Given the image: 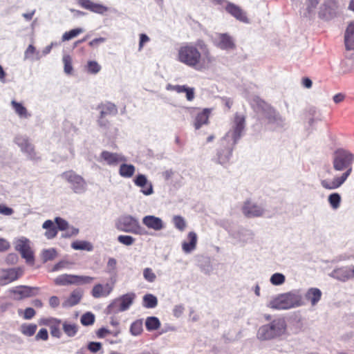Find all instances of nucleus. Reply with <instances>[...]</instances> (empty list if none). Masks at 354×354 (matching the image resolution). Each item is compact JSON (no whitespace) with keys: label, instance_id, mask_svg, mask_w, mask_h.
I'll return each instance as SVG.
<instances>
[{"label":"nucleus","instance_id":"47","mask_svg":"<svg viewBox=\"0 0 354 354\" xmlns=\"http://www.w3.org/2000/svg\"><path fill=\"white\" fill-rule=\"evenodd\" d=\"M143 277L146 281L152 283L156 279V275L150 268H146L143 270Z\"/></svg>","mask_w":354,"mask_h":354},{"label":"nucleus","instance_id":"15","mask_svg":"<svg viewBox=\"0 0 354 354\" xmlns=\"http://www.w3.org/2000/svg\"><path fill=\"white\" fill-rule=\"evenodd\" d=\"M77 3L80 7L100 15H103L109 10L108 7L91 0H77Z\"/></svg>","mask_w":354,"mask_h":354},{"label":"nucleus","instance_id":"36","mask_svg":"<svg viewBox=\"0 0 354 354\" xmlns=\"http://www.w3.org/2000/svg\"><path fill=\"white\" fill-rule=\"evenodd\" d=\"M71 248L76 250L92 251L93 245L86 241H75L71 243Z\"/></svg>","mask_w":354,"mask_h":354},{"label":"nucleus","instance_id":"39","mask_svg":"<svg viewBox=\"0 0 354 354\" xmlns=\"http://www.w3.org/2000/svg\"><path fill=\"white\" fill-rule=\"evenodd\" d=\"M145 326L148 330H154L160 327V323L157 317H149L146 319Z\"/></svg>","mask_w":354,"mask_h":354},{"label":"nucleus","instance_id":"54","mask_svg":"<svg viewBox=\"0 0 354 354\" xmlns=\"http://www.w3.org/2000/svg\"><path fill=\"white\" fill-rule=\"evenodd\" d=\"M55 221L59 230H65L68 228V223L64 219L57 217Z\"/></svg>","mask_w":354,"mask_h":354},{"label":"nucleus","instance_id":"4","mask_svg":"<svg viewBox=\"0 0 354 354\" xmlns=\"http://www.w3.org/2000/svg\"><path fill=\"white\" fill-rule=\"evenodd\" d=\"M301 295L294 293L281 294L272 299L268 306L277 310H286L303 305Z\"/></svg>","mask_w":354,"mask_h":354},{"label":"nucleus","instance_id":"41","mask_svg":"<svg viewBox=\"0 0 354 354\" xmlns=\"http://www.w3.org/2000/svg\"><path fill=\"white\" fill-rule=\"evenodd\" d=\"M57 255V251L55 248H50L44 250L41 252V258L44 262L52 261L56 258Z\"/></svg>","mask_w":354,"mask_h":354},{"label":"nucleus","instance_id":"62","mask_svg":"<svg viewBox=\"0 0 354 354\" xmlns=\"http://www.w3.org/2000/svg\"><path fill=\"white\" fill-rule=\"evenodd\" d=\"M105 40L106 39L104 37L95 38V39H93L92 41H91L89 42L88 45L91 47H94V46L99 45L101 43H103L104 41H105Z\"/></svg>","mask_w":354,"mask_h":354},{"label":"nucleus","instance_id":"64","mask_svg":"<svg viewBox=\"0 0 354 354\" xmlns=\"http://www.w3.org/2000/svg\"><path fill=\"white\" fill-rule=\"evenodd\" d=\"M344 98H345V95L344 94L339 93L335 94L333 96V101L335 103L338 104V103L344 101Z\"/></svg>","mask_w":354,"mask_h":354},{"label":"nucleus","instance_id":"40","mask_svg":"<svg viewBox=\"0 0 354 354\" xmlns=\"http://www.w3.org/2000/svg\"><path fill=\"white\" fill-rule=\"evenodd\" d=\"M83 32V29L81 28H77L75 29H72L68 32H65L62 37V41H66L72 39L73 38L77 37L80 33Z\"/></svg>","mask_w":354,"mask_h":354},{"label":"nucleus","instance_id":"6","mask_svg":"<svg viewBox=\"0 0 354 354\" xmlns=\"http://www.w3.org/2000/svg\"><path fill=\"white\" fill-rule=\"evenodd\" d=\"M94 278L89 276H80L75 274H63L54 279L57 286L83 285L91 283Z\"/></svg>","mask_w":354,"mask_h":354},{"label":"nucleus","instance_id":"55","mask_svg":"<svg viewBox=\"0 0 354 354\" xmlns=\"http://www.w3.org/2000/svg\"><path fill=\"white\" fill-rule=\"evenodd\" d=\"M35 314H36V312L32 308H30V307L26 308L24 310V318L25 319H31L32 318H33L35 317Z\"/></svg>","mask_w":354,"mask_h":354},{"label":"nucleus","instance_id":"46","mask_svg":"<svg viewBox=\"0 0 354 354\" xmlns=\"http://www.w3.org/2000/svg\"><path fill=\"white\" fill-rule=\"evenodd\" d=\"M86 68L88 72L92 74H96L101 70L100 65L95 61H88Z\"/></svg>","mask_w":354,"mask_h":354},{"label":"nucleus","instance_id":"26","mask_svg":"<svg viewBox=\"0 0 354 354\" xmlns=\"http://www.w3.org/2000/svg\"><path fill=\"white\" fill-rule=\"evenodd\" d=\"M188 242L185 241L182 244L183 250L186 253H189L196 248L197 235L194 232H190L187 235Z\"/></svg>","mask_w":354,"mask_h":354},{"label":"nucleus","instance_id":"20","mask_svg":"<svg viewBox=\"0 0 354 354\" xmlns=\"http://www.w3.org/2000/svg\"><path fill=\"white\" fill-rule=\"evenodd\" d=\"M225 10L237 20L248 23V18L245 12L239 6L232 3H228L225 7Z\"/></svg>","mask_w":354,"mask_h":354},{"label":"nucleus","instance_id":"12","mask_svg":"<svg viewBox=\"0 0 354 354\" xmlns=\"http://www.w3.org/2000/svg\"><path fill=\"white\" fill-rule=\"evenodd\" d=\"M115 279H111L110 283H107L104 285L97 283L95 285L92 289L91 295L94 298L106 297L109 296L113 291Z\"/></svg>","mask_w":354,"mask_h":354},{"label":"nucleus","instance_id":"16","mask_svg":"<svg viewBox=\"0 0 354 354\" xmlns=\"http://www.w3.org/2000/svg\"><path fill=\"white\" fill-rule=\"evenodd\" d=\"M100 158L101 161H104L111 166H115L120 162L126 161V158L121 154L112 153L108 151H102Z\"/></svg>","mask_w":354,"mask_h":354},{"label":"nucleus","instance_id":"8","mask_svg":"<svg viewBox=\"0 0 354 354\" xmlns=\"http://www.w3.org/2000/svg\"><path fill=\"white\" fill-rule=\"evenodd\" d=\"M97 109L100 110V116L97 120L98 124L101 127L106 128L109 122L106 119L109 115H115L118 113V108L112 102H106L104 103L100 104Z\"/></svg>","mask_w":354,"mask_h":354},{"label":"nucleus","instance_id":"53","mask_svg":"<svg viewBox=\"0 0 354 354\" xmlns=\"http://www.w3.org/2000/svg\"><path fill=\"white\" fill-rule=\"evenodd\" d=\"M87 348L92 353H97L102 348V345L100 342H91L87 346Z\"/></svg>","mask_w":354,"mask_h":354},{"label":"nucleus","instance_id":"30","mask_svg":"<svg viewBox=\"0 0 354 354\" xmlns=\"http://www.w3.org/2000/svg\"><path fill=\"white\" fill-rule=\"evenodd\" d=\"M79 327L77 324L68 321L62 322V330L64 333L69 337L76 335Z\"/></svg>","mask_w":354,"mask_h":354},{"label":"nucleus","instance_id":"44","mask_svg":"<svg viewBox=\"0 0 354 354\" xmlns=\"http://www.w3.org/2000/svg\"><path fill=\"white\" fill-rule=\"evenodd\" d=\"M63 63H64V72L68 75H71L73 72L71 57L69 55H64L63 57Z\"/></svg>","mask_w":354,"mask_h":354},{"label":"nucleus","instance_id":"10","mask_svg":"<svg viewBox=\"0 0 354 354\" xmlns=\"http://www.w3.org/2000/svg\"><path fill=\"white\" fill-rule=\"evenodd\" d=\"M38 324L39 326H46L49 328L50 335L53 337L59 339L62 337L61 326L62 327V321L53 317H42L39 319Z\"/></svg>","mask_w":354,"mask_h":354},{"label":"nucleus","instance_id":"21","mask_svg":"<svg viewBox=\"0 0 354 354\" xmlns=\"http://www.w3.org/2000/svg\"><path fill=\"white\" fill-rule=\"evenodd\" d=\"M142 223L149 229L155 231L161 230L164 227V223L161 218L152 215L145 216L142 218Z\"/></svg>","mask_w":354,"mask_h":354},{"label":"nucleus","instance_id":"7","mask_svg":"<svg viewBox=\"0 0 354 354\" xmlns=\"http://www.w3.org/2000/svg\"><path fill=\"white\" fill-rule=\"evenodd\" d=\"M15 250L18 251L26 263L33 266L35 264L34 252L30 246V241L26 237H21L17 239L15 245Z\"/></svg>","mask_w":354,"mask_h":354},{"label":"nucleus","instance_id":"19","mask_svg":"<svg viewBox=\"0 0 354 354\" xmlns=\"http://www.w3.org/2000/svg\"><path fill=\"white\" fill-rule=\"evenodd\" d=\"M245 118L242 115L236 113L234 120L232 138L236 142L241 136L242 132L245 129Z\"/></svg>","mask_w":354,"mask_h":354},{"label":"nucleus","instance_id":"35","mask_svg":"<svg viewBox=\"0 0 354 354\" xmlns=\"http://www.w3.org/2000/svg\"><path fill=\"white\" fill-rule=\"evenodd\" d=\"M11 105L15 110V113L20 117L27 118L30 115L28 113V111L21 103L17 102L15 100H12Z\"/></svg>","mask_w":354,"mask_h":354},{"label":"nucleus","instance_id":"13","mask_svg":"<svg viewBox=\"0 0 354 354\" xmlns=\"http://www.w3.org/2000/svg\"><path fill=\"white\" fill-rule=\"evenodd\" d=\"M24 274V270L21 268H14L5 270L2 272L0 277V283L6 285L17 280Z\"/></svg>","mask_w":354,"mask_h":354},{"label":"nucleus","instance_id":"11","mask_svg":"<svg viewBox=\"0 0 354 354\" xmlns=\"http://www.w3.org/2000/svg\"><path fill=\"white\" fill-rule=\"evenodd\" d=\"M39 288L27 286H19L10 290L17 300H21L25 298L31 297L38 295Z\"/></svg>","mask_w":354,"mask_h":354},{"label":"nucleus","instance_id":"9","mask_svg":"<svg viewBox=\"0 0 354 354\" xmlns=\"http://www.w3.org/2000/svg\"><path fill=\"white\" fill-rule=\"evenodd\" d=\"M62 176L71 185L75 193H82L86 189V182L84 179L73 171H67L62 174Z\"/></svg>","mask_w":354,"mask_h":354},{"label":"nucleus","instance_id":"61","mask_svg":"<svg viewBox=\"0 0 354 354\" xmlns=\"http://www.w3.org/2000/svg\"><path fill=\"white\" fill-rule=\"evenodd\" d=\"M49 305L52 308H56L59 305V299L57 296H52L49 299Z\"/></svg>","mask_w":354,"mask_h":354},{"label":"nucleus","instance_id":"49","mask_svg":"<svg viewBox=\"0 0 354 354\" xmlns=\"http://www.w3.org/2000/svg\"><path fill=\"white\" fill-rule=\"evenodd\" d=\"M285 281V276L281 273H275L270 278V282L273 285H281Z\"/></svg>","mask_w":354,"mask_h":354},{"label":"nucleus","instance_id":"60","mask_svg":"<svg viewBox=\"0 0 354 354\" xmlns=\"http://www.w3.org/2000/svg\"><path fill=\"white\" fill-rule=\"evenodd\" d=\"M141 188L142 193L147 196L151 194L153 192V187L151 183H148L147 185H146L145 187Z\"/></svg>","mask_w":354,"mask_h":354},{"label":"nucleus","instance_id":"22","mask_svg":"<svg viewBox=\"0 0 354 354\" xmlns=\"http://www.w3.org/2000/svg\"><path fill=\"white\" fill-rule=\"evenodd\" d=\"M211 113V109L205 108L196 115L194 122V126L196 129H199L203 125L208 124Z\"/></svg>","mask_w":354,"mask_h":354},{"label":"nucleus","instance_id":"38","mask_svg":"<svg viewBox=\"0 0 354 354\" xmlns=\"http://www.w3.org/2000/svg\"><path fill=\"white\" fill-rule=\"evenodd\" d=\"M158 304L156 297L152 294H147L143 297V306L147 308H155Z\"/></svg>","mask_w":354,"mask_h":354},{"label":"nucleus","instance_id":"27","mask_svg":"<svg viewBox=\"0 0 354 354\" xmlns=\"http://www.w3.org/2000/svg\"><path fill=\"white\" fill-rule=\"evenodd\" d=\"M322 295V292L319 289L311 288L306 292L305 298L311 303L312 306H315L321 299Z\"/></svg>","mask_w":354,"mask_h":354},{"label":"nucleus","instance_id":"23","mask_svg":"<svg viewBox=\"0 0 354 354\" xmlns=\"http://www.w3.org/2000/svg\"><path fill=\"white\" fill-rule=\"evenodd\" d=\"M83 296V291L77 288L72 291L68 297L63 303L64 307H72L80 303Z\"/></svg>","mask_w":354,"mask_h":354},{"label":"nucleus","instance_id":"43","mask_svg":"<svg viewBox=\"0 0 354 354\" xmlns=\"http://www.w3.org/2000/svg\"><path fill=\"white\" fill-rule=\"evenodd\" d=\"M142 330V322L141 320L133 322L130 326V332L133 335H140Z\"/></svg>","mask_w":354,"mask_h":354},{"label":"nucleus","instance_id":"57","mask_svg":"<svg viewBox=\"0 0 354 354\" xmlns=\"http://www.w3.org/2000/svg\"><path fill=\"white\" fill-rule=\"evenodd\" d=\"M10 248V243L5 239L0 238V252H6Z\"/></svg>","mask_w":354,"mask_h":354},{"label":"nucleus","instance_id":"45","mask_svg":"<svg viewBox=\"0 0 354 354\" xmlns=\"http://www.w3.org/2000/svg\"><path fill=\"white\" fill-rule=\"evenodd\" d=\"M81 323L84 326L92 325L95 322V316L91 313H86L81 317Z\"/></svg>","mask_w":354,"mask_h":354},{"label":"nucleus","instance_id":"42","mask_svg":"<svg viewBox=\"0 0 354 354\" xmlns=\"http://www.w3.org/2000/svg\"><path fill=\"white\" fill-rule=\"evenodd\" d=\"M328 201L331 207L336 209L340 206L341 196L338 193H333L329 195Z\"/></svg>","mask_w":354,"mask_h":354},{"label":"nucleus","instance_id":"52","mask_svg":"<svg viewBox=\"0 0 354 354\" xmlns=\"http://www.w3.org/2000/svg\"><path fill=\"white\" fill-rule=\"evenodd\" d=\"M48 337L49 335L47 329L42 328L36 334L35 339L36 341H47L48 339Z\"/></svg>","mask_w":354,"mask_h":354},{"label":"nucleus","instance_id":"1","mask_svg":"<svg viewBox=\"0 0 354 354\" xmlns=\"http://www.w3.org/2000/svg\"><path fill=\"white\" fill-rule=\"evenodd\" d=\"M177 60L196 71L207 68L214 61L209 48L205 41L183 44L177 51Z\"/></svg>","mask_w":354,"mask_h":354},{"label":"nucleus","instance_id":"3","mask_svg":"<svg viewBox=\"0 0 354 354\" xmlns=\"http://www.w3.org/2000/svg\"><path fill=\"white\" fill-rule=\"evenodd\" d=\"M286 324L283 319H274L270 324L261 326L257 331V337L261 340H268L283 334Z\"/></svg>","mask_w":354,"mask_h":354},{"label":"nucleus","instance_id":"58","mask_svg":"<svg viewBox=\"0 0 354 354\" xmlns=\"http://www.w3.org/2000/svg\"><path fill=\"white\" fill-rule=\"evenodd\" d=\"M68 263L66 261H59L57 263H56L53 268H52L53 272L58 271L61 269L66 268L68 267Z\"/></svg>","mask_w":354,"mask_h":354},{"label":"nucleus","instance_id":"29","mask_svg":"<svg viewBox=\"0 0 354 354\" xmlns=\"http://www.w3.org/2000/svg\"><path fill=\"white\" fill-rule=\"evenodd\" d=\"M42 227L46 230L44 235L48 239H52L57 236V228L51 220L46 221L43 223Z\"/></svg>","mask_w":354,"mask_h":354},{"label":"nucleus","instance_id":"51","mask_svg":"<svg viewBox=\"0 0 354 354\" xmlns=\"http://www.w3.org/2000/svg\"><path fill=\"white\" fill-rule=\"evenodd\" d=\"M134 183L138 187H144L149 183L147 181V179L145 175L139 174L134 179Z\"/></svg>","mask_w":354,"mask_h":354},{"label":"nucleus","instance_id":"48","mask_svg":"<svg viewBox=\"0 0 354 354\" xmlns=\"http://www.w3.org/2000/svg\"><path fill=\"white\" fill-rule=\"evenodd\" d=\"M175 227L180 231H183L186 227L184 218L180 216H175L173 218Z\"/></svg>","mask_w":354,"mask_h":354},{"label":"nucleus","instance_id":"31","mask_svg":"<svg viewBox=\"0 0 354 354\" xmlns=\"http://www.w3.org/2000/svg\"><path fill=\"white\" fill-rule=\"evenodd\" d=\"M135 298L136 294L134 292H129L118 297V299L121 303V306L123 307V309L127 310L132 305Z\"/></svg>","mask_w":354,"mask_h":354},{"label":"nucleus","instance_id":"33","mask_svg":"<svg viewBox=\"0 0 354 354\" xmlns=\"http://www.w3.org/2000/svg\"><path fill=\"white\" fill-rule=\"evenodd\" d=\"M136 168L133 165L122 164L120 167L119 174L122 177L131 178L133 176Z\"/></svg>","mask_w":354,"mask_h":354},{"label":"nucleus","instance_id":"63","mask_svg":"<svg viewBox=\"0 0 354 354\" xmlns=\"http://www.w3.org/2000/svg\"><path fill=\"white\" fill-rule=\"evenodd\" d=\"M35 53V48L32 45H29L25 52V57H30Z\"/></svg>","mask_w":354,"mask_h":354},{"label":"nucleus","instance_id":"34","mask_svg":"<svg viewBox=\"0 0 354 354\" xmlns=\"http://www.w3.org/2000/svg\"><path fill=\"white\" fill-rule=\"evenodd\" d=\"M37 329V326L35 324H23L20 326L21 333L26 337L33 336Z\"/></svg>","mask_w":354,"mask_h":354},{"label":"nucleus","instance_id":"37","mask_svg":"<svg viewBox=\"0 0 354 354\" xmlns=\"http://www.w3.org/2000/svg\"><path fill=\"white\" fill-rule=\"evenodd\" d=\"M106 311L108 314H116L120 312L125 311V309H123L121 303L118 298H116L107 306Z\"/></svg>","mask_w":354,"mask_h":354},{"label":"nucleus","instance_id":"14","mask_svg":"<svg viewBox=\"0 0 354 354\" xmlns=\"http://www.w3.org/2000/svg\"><path fill=\"white\" fill-rule=\"evenodd\" d=\"M242 212L248 218L259 217L263 214L264 209L261 206L252 203L250 200H247L242 207Z\"/></svg>","mask_w":354,"mask_h":354},{"label":"nucleus","instance_id":"5","mask_svg":"<svg viewBox=\"0 0 354 354\" xmlns=\"http://www.w3.org/2000/svg\"><path fill=\"white\" fill-rule=\"evenodd\" d=\"M118 230L136 234H145L144 229L140 226L138 221L130 215L121 217L116 223Z\"/></svg>","mask_w":354,"mask_h":354},{"label":"nucleus","instance_id":"2","mask_svg":"<svg viewBox=\"0 0 354 354\" xmlns=\"http://www.w3.org/2000/svg\"><path fill=\"white\" fill-rule=\"evenodd\" d=\"M354 162V154L344 149H337L333 154V165L336 171H344L341 176L335 177L333 181L322 180V186L326 189H335L339 187L351 175Z\"/></svg>","mask_w":354,"mask_h":354},{"label":"nucleus","instance_id":"18","mask_svg":"<svg viewBox=\"0 0 354 354\" xmlns=\"http://www.w3.org/2000/svg\"><path fill=\"white\" fill-rule=\"evenodd\" d=\"M166 89L175 91L177 93H185L187 101H192L195 97L194 88L189 87L187 85H172L169 84L167 85Z\"/></svg>","mask_w":354,"mask_h":354},{"label":"nucleus","instance_id":"56","mask_svg":"<svg viewBox=\"0 0 354 354\" xmlns=\"http://www.w3.org/2000/svg\"><path fill=\"white\" fill-rule=\"evenodd\" d=\"M14 210L7 207L6 205L3 204H0V214L6 216H10L13 214Z\"/></svg>","mask_w":354,"mask_h":354},{"label":"nucleus","instance_id":"59","mask_svg":"<svg viewBox=\"0 0 354 354\" xmlns=\"http://www.w3.org/2000/svg\"><path fill=\"white\" fill-rule=\"evenodd\" d=\"M149 41V37L142 33L140 35V42H139V50H141L144 46V44Z\"/></svg>","mask_w":354,"mask_h":354},{"label":"nucleus","instance_id":"17","mask_svg":"<svg viewBox=\"0 0 354 354\" xmlns=\"http://www.w3.org/2000/svg\"><path fill=\"white\" fill-rule=\"evenodd\" d=\"M215 45L222 50H230L235 48L232 37L227 33L218 34Z\"/></svg>","mask_w":354,"mask_h":354},{"label":"nucleus","instance_id":"28","mask_svg":"<svg viewBox=\"0 0 354 354\" xmlns=\"http://www.w3.org/2000/svg\"><path fill=\"white\" fill-rule=\"evenodd\" d=\"M16 143L21 147V150L29 155H35L34 146L27 138L19 137L16 138Z\"/></svg>","mask_w":354,"mask_h":354},{"label":"nucleus","instance_id":"50","mask_svg":"<svg viewBox=\"0 0 354 354\" xmlns=\"http://www.w3.org/2000/svg\"><path fill=\"white\" fill-rule=\"evenodd\" d=\"M118 241L125 245H131L135 242V239L129 235H120L118 237Z\"/></svg>","mask_w":354,"mask_h":354},{"label":"nucleus","instance_id":"24","mask_svg":"<svg viewBox=\"0 0 354 354\" xmlns=\"http://www.w3.org/2000/svg\"><path fill=\"white\" fill-rule=\"evenodd\" d=\"M344 43L346 50H354V21H351L346 28Z\"/></svg>","mask_w":354,"mask_h":354},{"label":"nucleus","instance_id":"25","mask_svg":"<svg viewBox=\"0 0 354 354\" xmlns=\"http://www.w3.org/2000/svg\"><path fill=\"white\" fill-rule=\"evenodd\" d=\"M256 102L258 107L268 114V118L270 120H276V111L271 105L259 98Z\"/></svg>","mask_w":354,"mask_h":354},{"label":"nucleus","instance_id":"32","mask_svg":"<svg viewBox=\"0 0 354 354\" xmlns=\"http://www.w3.org/2000/svg\"><path fill=\"white\" fill-rule=\"evenodd\" d=\"M232 149L231 148H225L218 152V163L225 165L230 162L232 156Z\"/></svg>","mask_w":354,"mask_h":354}]
</instances>
